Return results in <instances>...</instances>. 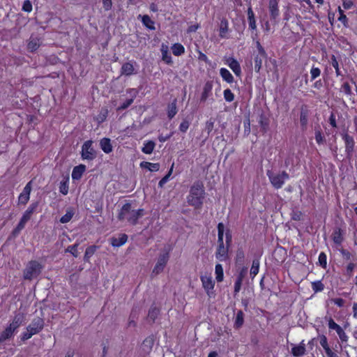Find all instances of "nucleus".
<instances>
[{
	"label": "nucleus",
	"instance_id": "393cba45",
	"mask_svg": "<svg viewBox=\"0 0 357 357\" xmlns=\"http://www.w3.org/2000/svg\"><path fill=\"white\" fill-rule=\"evenodd\" d=\"M29 220V218L22 215L17 227L13 230L12 234L17 236L20 232L24 228L26 223Z\"/></svg>",
	"mask_w": 357,
	"mask_h": 357
},
{
	"label": "nucleus",
	"instance_id": "423d86ee",
	"mask_svg": "<svg viewBox=\"0 0 357 357\" xmlns=\"http://www.w3.org/2000/svg\"><path fill=\"white\" fill-rule=\"evenodd\" d=\"M81 156L83 160H93L97 157V152L93 147V141H86L82 146Z\"/></svg>",
	"mask_w": 357,
	"mask_h": 357
},
{
	"label": "nucleus",
	"instance_id": "603ef678",
	"mask_svg": "<svg viewBox=\"0 0 357 357\" xmlns=\"http://www.w3.org/2000/svg\"><path fill=\"white\" fill-rule=\"evenodd\" d=\"M214 128V119L211 118L206 123L205 131H206L208 136L210 135Z\"/></svg>",
	"mask_w": 357,
	"mask_h": 357
},
{
	"label": "nucleus",
	"instance_id": "e2e57ef3",
	"mask_svg": "<svg viewBox=\"0 0 357 357\" xmlns=\"http://www.w3.org/2000/svg\"><path fill=\"white\" fill-rule=\"evenodd\" d=\"M319 265L324 268H326V255L324 252H321L319 256Z\"/></svg>",
	"mask_w": 357,
	"mask_h": 357
},
{
	"label": "nucleus",
	"instance_id": "bf43d9fd",
	"mask_svg": "<svg viewBox=\"0 0 357 357\" xmlns=\"http://www.w3.org/2000/svg\"><path fill=\"white\" fill-rule=\"evenodd\" d=\"M190 122L189 120L185 119L179 126V130L181 132H185L190 126Z\"/></svg>",
	"mask_w": 357,
	"mask_h": 357
},
{
	"label": "nucleus",
	"instance_id": "69168bd1",
	"mask_svg": "<svg viewBox=\"0 0 357 357\" xmlns=\"http://www.w3.org/2000/svg\"><path fill=\"white\" fill-rule=\"evenodd\" d=\"M356 264L353 262L349 263V264L347 266L346 275L349 278H351L352 276L353 271H354V268L356 267Z\"/></svg>",
	"mask_w": 357,
	"mask_h": 357
},
{
	"label": "nucleus",
	"instance_id": "0eeeda50",
	"mask_svg": "<svg viewBox=\"0 0 357 357\" xmlns=\"http://www.w3.org/2000/svg\"><path fill=\"white\" fill-rule=\"evenodd\" d=\"M342 137L345 143V152L347 158L351 159L354 151L355 142L354 137L347 132L342 133Z\"/></svg>",
	"mask_w": 357,
	"mask_h": 357
},
{
	"label": "nucleus",
	"instance_id": "2f4dec72",
	"mask_svg": "<svg viewBox=\"0 0 357 357\" xmlns=\"http://www.w3.org/2000/svg\"><path fill=\"white\" fill-rule=\"evenodd\" d=\"M248 20L249 22V26L251 29H256V21L255 18V14L251 7L248 9Z\"/></svg>",
	"mask_w": 357,
	"mask_h": 357
},
{
	"label": "nucleus",
	"instance_id": "72a5a7b5",
	"mask_svg": "<svg viewBox=\"0 0 357 357\" xmlns=\"http://www.w3.org/2000/svg\"><path fill=\"white\" fill-rule=\"evenodd\" d=\"M133 71H134L133 65L130 62L125 63L121 67V74L122 75L129 76V75H131L132 74H133Z\"/></svg>",
	"mask_w": 357,
	"mask_h": 357
},
{
	"label": "nucleus",
	"instance_id": "49530a36",
	"mask_svg": "<svg viewBox=\"0 0 357 357\" xmlns=\"http://www.w3.org/2000/svg\"><path fill=\"white\" fill-rule=\"evenodd\" d=\"M259 260L258 259H255L252 261V267L250 269V275L253 278L259 272Z\"/></svg>",
	"mask_w": 357,
	"mask_h": 357
},
{
	"label": "nucleus",
	"instance_id": "c03bdc74",
	"mask_svg": "<svg viewBox=\"0 0 357 357\" xmlns=\"http://www.w3.org/2000/svg\"><path fill=\"white\" fill-rule=\"evenodd\" d=\"M315 140L319 144H324L326 139L322 134L321 130L319 126L315 127Z\"/></svg>",
	"mask_w": 357,
	"mask_h": 357
},
{
	"label": "nucleus",
	"instance_id": "f8f14e48",
	"mask_svg": "<svg viewBox=\"0 0 357 357\" xmlns=\"http://www.w3.org/2000/svg\"><path fill=\"white\" fill-rule=\"evenodd\" d=\"M31 191V181H29L24 188L22 192L20 193L18 202L20 204L25 205L29 200L30 193Z\"/></svg>",
	"mask_w": 357,
	"mask_h": 357
},
{
	"label": "nucleus",
	"instance_id": "f704fd0d",
	"mask_svg": "<svg viewBox=\"0 0 357 357\" xmlns=\"http://www.w3.org/2000/svg\"><path fill=\"white\" fill-rule=\"evenodd\" d=\"M228 21L226 18H222L220 24V36L225 38L226 33L228 32Z\"/></svg>",
	"mask_w": 357,
	"mask_h": 357
},
{
	"label": "nucleus",
	"instance_id": "6e6d98bb",
	"mask_svg": "<svg viewBox=\"0 0 357 357\" xmlns=\"http://www.w3.org/2000/svg\"><path fill=\"white\" fill-rule=\"evenodd\" d=\"M133 101L134 99L132 98L127 99L117 108V111H122L127 109L129 106H130L132 104Z\"/></svg>",
	"mask_w": 357,
	"mask_h": 357
},
{
	"label": "nucleus",
	"instance_id": "6ab92c4d",
	"mask_svg": "<svg viewBox=\"0 0 357 357\" xmlns=\"http://www.w3.org/2000/svg\"><path fill=\"white\" fill-rule=\"evenodd\" d=\"M213 84L212 82L208 81L204 86L203 91L201 96L200 101L205 102L211 94Z\"/></svg>",
	"mask_w": 357,
	"mask_h": 357
},
{
	"label": "nucleus",
	"instance_id": "c85d7f7f",
	"mask_svg": "<svg viewBox=\"0 0 357 357\" xmlns=\"http://www.w3.org/2000/svg\"><path fill=\"white\" fill-rule=\"evenodd\" d=\"M140 167L142 168L148 169L151 172H157L160 169V164L143 161L140 163Z\"/></svg>",
	"mask_w": 357,
	"mask_h": 357
},
{
	"label": "nucleus",
	"instance_id": "3c124183",
	"mask_svg": "<svg viewBox=\"0 0 357 357\" xmlns=\"http://www.w3.org/2000/svg\"><path fill=\"white\" fill-rule=\"evenodd\" d=\"M312 288L315 293L319 292L324 290V284L320 280L315 281L312 282Z\"/></svg>",
	"mask_w": 357,
	"mask_h": 357
},
{
	"label": "nucleus",
	"instance_id": "58836bf2",
	"mask_svg": "<svg viewBox=\"0 0 357 357\" xmlns=\"http://www.w3.org/2000/svg\"><path fill=\"white\" fill-rule=\"evenodd\" d=\"M172 51L174 55L181 56L185 52V48L181 43H175L172 46Z\"/></svg>",
	"mask_w": 357,
	"mask_h": 357
},
{
	"label": "nucleus",
	"instance_id": "13d9d810",
	"mask_svg": "<svg viewBox=\"0 0 357 357\" xmlns=\"http://www.w3.org/2000/svg\"><path fill=\"white\" fill-rule=\"evenodd\" d=\"M173 166L174 165H172V167L170 168L169 172L167 173V175H165L158 183V185L159 187L162 188L163 187V185L168 181L169 180V178L170 176V175L172 174V171H173Z\"/></svg>",
	"mask_w": 357,
	"mask_h": 357
},
{
	"label": "nucleus",
	"instance_id": "a211bd4d",
	"mask_svg": "<svg viewBox=\"0 0 357 357\" xmlns=\"http://www.w3.org/2000/svg\"><path fill=\"white\" fill-rule=\"evenodd\" d=\"M111 244L114 247H120L126 243L128 240V236L126 234H119V237L111 238Z\"/></svg>",
	"mask_w": 357,
	"mask_h": 357
},
{
	"label": "nucleus",
	"instance_id": "9d476101",
	"mask_svg": "<svg viewBox=\"0 0 357 357\" xmlns=\"http://www.w3.org/2000/svg\"><path fill=\"white\" fill-rule=\"evenodd\" d=\"M328 328L336 331L342 342L348 341V336L344 333L343 328L336 324L331 317L328 319Z\"/></svg>",
	"mask_w": 357,
	"mask_h": 357
},
{
	"label": "nucleus",
	"instance_id": "ddd939ff",
	"mask_svg": "<svg viewBox=\"0 0 357 357\" xmlns=\"http://www.w3.org/2000/svg\"><path fill=\"white\" fill-rule=\"evenodd\" d=\"M201 280L202 282L203 287L206 290L208 296H211L213 294L212 290L213 289L215 282L213 280L211 277H208L206 275L202 276Z\"/></svg>",
	"mask_w": 357,
	"mask_h": 357
},
{
	"label": "nucleus",
	"instance_id": "4468645a",
	"mask_svg": "<svg viewBox=\"0 0 357 357\" xmlns=\"http://www.w3.org/2000/svg\"><path fill=\"white\" fill-rule=\"evenodd\" d=\"M24 314L22 312L16 313L13 319L12 322L8 326L15 331L22 324L24 321Z\"/></svg>",
	"mask_w": 357,
	"mask_h": 357
},
{
	"label": "nucleus",
	"instance_id": "f03ea898",
	"mask_svg": "<svg viewBox=\"0 0 357 357\" xmlns=\"http://www.w3.org/2000/svg\"><path fill=\"white\" fill-rule=\"evenodd\" d=\"M144 210L142 208L135 210L132 208L131 204H125L118 214V219L121 221L126 220L129 223L135 225L138 219L143 217Z\"/></svg>",
	"mask_w": 357,
	"mask_h": 357
},
{
	"label": "nucleus",
	"instance_id": "a19ab883",
	"mask_svg": "<svg viewBox=\"0 0 357 357\" xmlns=\"http://www.w3.org/2000/svg\"><path fill=\"white\" fill-rule=\"evenodd\" d=\"M98 247L96 245H91L86 249L85 254L84 256V260L85 261H89V259L93 255L96 251Z\"/></svg>",
	"mask_w": 357,
	"mask_h": 357
},
{
	"label": "nucleus",
	"instance_id": "aec40b11",
	"mask_svg": "<svg viewBox=\"0 0 357 357\" xmlns=\"http://www.w3.org/2000/svg\"><path fill=\"white\" fill-rule=\"evenodd\" d=\"M160 314V309L152 305L149 310L147 320L151 324H153Z\"/></svg>",
	"mask_w": 357,
	"mask_h": 357
},
{
	"label": "nucleus",
	"instance_id": "09e8293b",
	"mask_svg": "<svg viewBox=\"0 0 357 357\" xmlns=\"http://www.w3.org/2000/svg\"><path fill=\"white\" fill-rule=\"evenodd\" d=\"M245 254L242 248H238L236 250V263L241 264L244 261Z\"/></svg>",
	"mask_w": 357,
	"mask_h": 357
},
{
	"label": "nucleus",
	"instance_id": "774afa93",
	"mask_svg": "<svg viewBox=\"0 0 357 357\" xmlns=\"http://www.w3.org/2000/svg\"><path fill=\"white\" fill-rule=\"evenodd\" d=\"M341 90L347 95L350 96L352 94L351 86L348 82H344L341 87Z\"/></svg>",
	"mask_w": 357,
	"mask_h": 357
},
{
	"label": "nucleus",
	"instance_id": "a878e982",
	"mask_svg": "<svg viewBox=\"0 0 357 357\" xmlns=\"http://www.w3.org/2000/svg\"><path fill=\"white\" fill-rule=\"evenodd\" d=\"M305 344L302 341L299 345L295 346L291 349V354L296 357H300L305 354Z\"/></svg>",
	"mask_w": 357,
	"mask_h": 357
},
{
	"label": "nucleus",
	"instance_id": "0e129e2a",
	"mask_svg": "<svg viewBox=\"0 0 357 357\" xmlns=\"http://www.w3.org/2000/svg\"><path fill=\"white\" fill-rule=\"evenodd\" d=\"M22 9L24 12L30 13L32 10L31 2L29 0L24 1Z\"/></svg>",
	"mask_w": 357,
	"mask_h": 357
},
{
	"label": "nucleus",
	"instance_id": "7c9ffc66",
	"mask_svg": "<svg viewBox=\"0 0 357 357\" xmlns=\"http://www.w3.org/2000/svg\"><path fill=\"white\" fill-rule=\"evenodd\" d=\"M258 122L261 126V130L265 132L267 131L269 125V120L265 114L261 113L259 116Z\"/></svg>",
	"mask_w": 357,
	"mask_h": 357
},
{
	"label": "nucleus",
	"instance_id": "dca6fc26",
	"mask_svg": "<svg viewBox=\"0 0 357 357\" xmlns=\"http://www.w3.org/2000/svg\"><path fill=\"white\" fill-rule=\"evenodd\" d=\"M227 64L229 68L233 70L236 76H240L241 74V69L239 63L234 58H229L227 59Z\"/></svg>",
	"mask_w": 357,
	"mask_h": 357
},
{
	"label": "nucleus",
	"instance_id": "c756f323",
	"mask_svg": "<svg viewBox=\"0 0 357 357\" xmlns=\"http://www.w3.org/2000/svg\"><path fill=\"white\" fill-rule=\"evenodd\" d=\"M40 47L39 39L38 38H30L27 44L28 50L33 52L38 50Z\"/></svg>",
	"mask_w": 357,
	"mask_h": 357
},
{
	"label": "nucleus",
	"instance_id": "1a4fd4ad",
	"mask_svg": "<svg viewBox=\"0 0 357 357\" xmlns=\"http://www.w3.org/2000/svg\"><path fill=\"white\" fill-rule=\"evenodd\" d=\"M44 327V321L40 317L34 318L31 324H29L26 330L31 332L33 335L38 333L43 330Z\"/></svg>",
	"mask_w": 357,
	"mask_h": 357
},
{
	"label": "nucleus",
	"instance_id": "39448f33",
	"mask_svg": "<svg viewBox=\"0 0 357 357\" xmlns=\"http://www.w3.org/2000/svg\"><path fill=\"white\" fill-rule=\"evenodd\" d=\"M169 248H165L162 252L160 254L157 263L153 269L152 275H158L161 273L165 267L169 259Z\"/></svg>",
	"mask_w": 357,
	"mask_h": 357
},
{
	"label": "nucleus",
	"instance_id": "37998d69",
	"mask_svg": "<svg viewBox=\"0 0 357 357\" xmlns=\"http://www.w3.org/2000/svg\"><path fill=\"white\" fill-rule=\"evenodd\" d=\"M74 215V211L72 208H68L66 213L60 218V222L63 224L70 221Z\"/></svg>",
	"mask_w": 357,
	"mask_h": 357
},
{
	"label": "nucleus",
	"instance_id": "052dcab7",
	"mask_svg": "<svg viewBox=\"0 0 357 357\" xmlns=\"http://www.w3.org/2000/svg\"><path fill=\"white\" fill-rule=\"evenodd\" d=\"M339 13H340V17L338 18L339 21H340L344 26H348V18L347 16L344 14L343 10L339 7L338 8Z\"/></svg>",
	"mask_w": 357,
	"mask_h": 357
},
{
	"label": "nucleus",
	"instance_id": "ea45409f",
	"mask_svg": "<svg viewBox=\"0 0 357 357\" xmlns=\"http://www.w3.org/2000/svg\"><path fill=\"white\" fill-rule=\"evenodd\" d=\"M155 146V143L153 141H148L144 144L142 149V151L146 154H151Z\"/></svg>",
	"mask_w": 357,
	"mask_h": 357
},
{
	"label": "nucleus",
	"instance_id": "6e6552de",
	"mask_svg": "<svg viewBox=\"0 0 357 357\" xmlns=\"http://www.w3.org/2000/svg\"><path fill=\"white\" fill-rule=\"evenodd\" d=\"M154 336L150 335L147 337L142 343L140 347V355L145 357L148 354H150V352L152 350L153 346L154 344Z\"/></svg>",
	"mask_w": 357,
	"mask_h": 357
},
{
	"label": "nucleus",
	"instance_id": "864d4df0",
	"mask_svg": "<svg viewBox=\"0 0 357 357\" xmlns=\"http://www.w3.org/2000/svg\"><path fill=\"white\" fill-rule=\"evenodd\" d=\"M77 246L78 243H75V245H70L66 249V252H70L75 257H78L77 252Z\"/></svg>",
	"mask_w": 357,
	"mask_h": 357
},
{
	"label": "nucleus",
	"instance_id": "9b49d317",
	"mask_svg": "<svg viewBox=\"0 0 357 357\" xmlns=\"http://www.w3.org/2000/svg\"><path fill=\"white\" fill-rule=\"evenodd\" d=\"M229 247L224 243L218 244L215 252V257L220 261H226L229 258L228 252Z\"/></svg>",
	"mask_w": 357,
	"mask_h": 357
},
{
	"label": "nucleus",
	"instance_id": "4be33fe9",
	"mask_svg": "<svg viewBox=\"0 0 357 357\" xmlns=\"http://www.w3.org/2000/svg\"><path fill=\"white\" fill-rule=\"evenodd\" d=\"M137 18L138 19H139V18L142 19V22L143 25L145 26L147 29H149L150 30H155V27L154 26L155 22L151 19V17L149 15H139L137 16Z\"/></svg>",
	"mask_w": 357,
	"mask_h": 357
},
{
	"label": "nucleus",
	"instance_id": "5fc2aeb1",
	"mask_svg": "<svg viewBox=\"0 0 357 357\" xmlns=\"http://www.w3.org/2000/svg\"><path fill=\"white\" fill-rule=\"evenodd\" d=\"M331 59V65L335 69V73H336L337 76L340 75L341 73H340V70L339 68L338 61H337V59L335 56V55H332Z\"/></svg>",
	"mask_w": 357,
	"mask_h": 357
},
{
	"label": "nucleus",
	"instance_id": "b1692460",
	"mask_svg": "<svg viewBox=\"0 0 357 357\" xmlns=\"http://www.w3.org/2000/svg\"><path fill=\"white\" fill-rule=\"evenodd\" d=\"M244 324V313L242 310H238L236 314L234 328L235 329L241 328Z\"/></svg>",
	"mask_w": 357,
	"mask_h": 357
},
{
	"label": "nucleus",
	"instance_id": "4c0bfd02",
	"mask_svg": "<svg viewBox=\"0 0 357 357\" xmlns=\"http://www.w3.org/2000/svg\"><path fill=\"white\" fill-rule=\"evenodd\" d=\"M220 73L222 79L228 83H232L234 82V77L232 75L226 68H221Z\"/></svg>",
	"mask_w": 357,
	"mask_h": 357
},
{
	"label": "nucleus",
	"instance_id": "79ce46f5",
	"mask_svg": "<svg viewBox=\"0 0 357 357\" xmlns=\"http://www.w3.org/2000/svg\"><path fill=\"white\" fill-rule=\"evenodd\" d=\"M225 231V226L222 222H219L218 225V244L224 243L223 236Z\"/></svg>",
	"mask_w": 357,
	"mask_h": 357
},
{
	"label": "nucleus",
	"instance_id": "680f3d73",
	"mask_svg": "<svg viewBox=\"0 0 357 357\" xmlns=\"http://www.w3.org/2000/svg\"><path fill=\"white\" fill-rule=\"evenodd\" d=\"M302 216L303 213L298 210H293L291 213V218L293 220L299 221L301 220Z\"/></svg>",
	"mask_w": 357,
	"mask_h": 357
},
{
	"label": "nucleus",
	"instance_id": "7ed1b4c3",
	"mask_svg": "<svg viewBox=\"0 0 357 357\" xmlns=\"http://www.w3.org/2000/svg\"><path fill=\"white\" fill-rule=\"evenodd\" d=\"M42 265L36 260L30 261L23 271V278L26 280L36 278L41 273Z\"/></svg>",
	"mask_w": 357,
	"mask_h": 357
},
{
	"label": "nucleus",
	"instance_id": "bb28decb",
	"mask_svg": "<svg viewBox=\"0 0 357 357\" xmlns=\"http://www.w3.org/2000/svg\"><path fill=\"white\" fill-rule=\"evenodd\" d=\"M177 100L175 98L171 103L167 106V116L169 119H172L177 113Z\"/></svg>",
	"mask_w": 357,
	"mask_h": 357
},
{
	"label": "nucleus",
	"instance_id": "e433bc0d",
	"mask_svg": "<svg viewBox=\"0 0 357 357\" xmlns=\"http://www.w3.org/2000/svg\"><path fill=\"white\" fill-rule=\"evenodd\" d=\"M14 333L15 331H13L12 328L8 326L2 333H0V342H3L10 338Z\"/></svg>",
	"mask_w": 357,
	"mask_h": 357
},
{
	"label": "nucleus",
	"instance_id": "8fccbe9b",
	"mask_svg": "<svg viewBox=\"0 0 357 357\" xmlns=\"http://www.w3.org/2000/svg\"><path fill=\"white\" fill-rule=\"evenodd\" d=\"M300 123L303 130H305L307 124V114L306 112L301 111L300 116Z\"/></svg>",
	"mask_w": 357,
	"mask_h": 357
},
{
	"label": "nucleus",
	"instance_id": "412c9836",
	"mask_svg": "<svg viewBox=\"0 0 357 357\" xmlns=\"http://www.w3.org/2000/svg\"><path fill=\"white\" fill-rule=\"evenodd\" d=\"M100 146L105 153H109L112 151V145L109 138L104 137L100 141Z\"/></svg>",
	"mask_w": 357,
	"mask_h": 357
},
{
	"label": "nucleus",
	"instance_id": "c9c22d12",
	"mask_svg": "<svg viewBox=\"0 0 357 357\" xmlns=\"http://www.w3.org/2000/svg\"><path fill=\"white\" fill-rule=\"evenodd\" d=\"M161 52H162V60L167 64L172 63V56L169 54L167 46H165L164 45H162V48H161Z\"/></svg>",
	"mask_w": 357,
	"mask_h": 357
},
{
	"label": "nucleus",
	"instance_id": "a18cd8bd",
	"mask_svg": "<svg viewBox=\"0 0 357 357\" xmlns=\"http://www.w3.org/2000/svg\"><path fill=\"white\" fill-rule=\"evenodd\" d=\"M68 178H63V181L60 182L59 185V191L63 195H66L68 193Z\"/></svg>",
	"mask_w": 357,
	"mask_h": 357
},
{
	"label": "nucleus",
	"instance_id": "f257e3e1",
	"mask_svg": "<svg viewBox=\"0 0 357 357\" xmlns=\"http://www.w3.org/2000/svg\"><path fill=\"white\" fill-rule=\"evenodd\" d=\"M204 195L203 183L199 181H196L190 188V194L188 196V203L195 208L199 209L202 206Z\"/></svg>",
	"mask_w": 357,
	"mask_h": 357
},
{
	"label": "nucleus",
	"instance_id": "5701e85b",
	"mask_svg": "<svg viewBox=\"0 0 357 357\" xmlns=\"http://www.w3.org/2000/svg\"><path fill=\"white\" fill-rule=\"evenodd\" d=\"M267 54H257L255 55L254 61H255V70L257 73H259L260 69L262 66L263 60L266 59Z\"/></svg>",
	"mask_w": 357,
	"mask_h": 357
},
{
	"label": "nucleus",
	"instance_id": "cd10ccee",
	"mask_svg": "<svg viewBox=\"0 0 357 357\" xmlns=\"http://www.w3.org/2000/svg\"><path fill=\"white\" fill-rule=\"evenodd\" d=\"M333 241L335 244L340 245L343 241L342 231L340 228H336L332 234Z\"/></svg>",
	"mask_w": 357,
	"mask_h": 357
},
{
	"label": "nucleus",
	"instance_id": "f3484780",
	"mask_svg": "<svg viewBox=\"0 0 357 357\" xmlns=\"http://www.w3.org/2000/svg\"><path fill=\"white\" fill-rule=\"evenodd\" d=\"M85 170L86 166L84 165L81 164L75 166L73 169L72 178L73 180H79Z\"/></svg>",
	"mask_w": 357,
	"mask_h": 357
},
{
	"label": "nucleus",
	"instance_id": "20e7f679",
	"mask_svg": "<svg viewBox=\"0 0 357 357\" xmlns=\"http://www.w3.org/2000/svg\"><path fill=\"white\" fill-rule=\"evenodd\" d=\"M266 174L271 183L276 189L281 188L284 181L289 178V174L284 171L280 173H274L271 170H268Z\"/></svg>",
	"mask_w": 357,
	"mask_h": 357
},
{
	"label": "nucleus",
	"instance_id": "473e14b6",
	"mask_svg": "<svg viewBox=\"0 0 357 357\" xmlns=\"http://www.w3.org/2000/svg\"><path fill=\"white\" fill-rule=\"evenodd\" d=\"M38 202L31 203L29 208L26 209V211L24 213L23 215L30 220L32 214L36 211L37 208L38 207Z\"/></svg>",
	"mask_w": 357,
	"mask_h": 357
},
{
	"label": "nucleus",
	"instance_id": "de8ad7c7",
	"mask_svg": "<svg viewBox=\"0 0 357 357\" xmlns=\"http://www.w3.org/2000/svg\"><path fill=\"white\" fill-rule=\"evenodd\" d=\"M215 274H216V280L218 282H222L223 280V268L221 264H218L215 265Z\"/></svg>",
	"mask_w": 357,
	"mask_h": 357
},
{
	"label": "nucleus",
	"instance_id": "338daca9",
	"mask_svg": "<svg viewBox=\"0 0 357 357\" xmlns=\"http://www.w3.org/2000/svg\"><path fill=\"white\" fill-rule=\"evenodd\" d=\"M341 254L342 255L344 259L349 261L354 259V257L351 255V253L345 249H341L340 250Z\"/></svg>",
	"mask_w": 357,
	"mask_h": 357
},
{
	"label": "nucleus",
	"instance_id": "4d7b16f0",
	"mask_svg": "<svg viewBox=\"0 0 357 357\" xmlns=\"http://www.w3.org/2000/svg\"><path fill=\"white\" fill-rule=\"evenodd\" d=\"M224 98L226 101L231 102L234 99V95L229 89H227L224 91Z\"/></svg>",
	"mask_w": 357,
	"mask_h": 357
},
{
	"label": "nucleus",
	"instance_id": "2eb2a0df",
	"mask_svg": "<svg viewBox=\"0 0 357 357\" xmlns=\"http://www.w3.org/2000/svg\"><path fill=\"white\" fill-rule=\"evenodd\" d=\"M270 16L271 20H276L279 15V10L277 0H269L268 4Z\"/></svg>",
	"mask_w": 357,
	"mask_h": 357
}]
</instances>
